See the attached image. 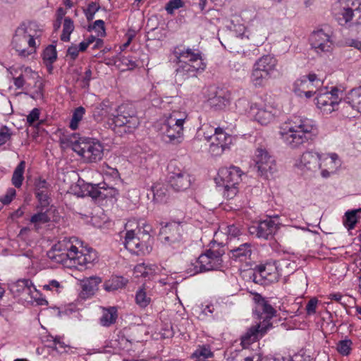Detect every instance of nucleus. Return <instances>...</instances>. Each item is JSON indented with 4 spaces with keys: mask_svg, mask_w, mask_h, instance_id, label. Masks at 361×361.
Listing matches in <instances>:
<instances>
[{
    "mask_svg": "<svg viewBox=\"0 0 361 361\" xmlns=\"http://www.w3.org/2000/svg\"><path fill=\"white\" fill-rule=\"evenodd\" d=\"M97 259V252L92 247H85L80 250L77 247V256H75L74 264L86 266L94 262Z\"/></svg>",
    "mask_w": 361,
    "mask_h": 361,
    "instance_id": "obj_22",
    "label": "nucleus"
},
{
    "mask_svg": "<svg viewBox=\"0 0 361 361\" xmlns=\"http://www.w3.org/2000/svg\"><path fill=\"white\" fill-rule=\"evenodd\" d=\"M251 109L256 110L255 120L262 125H267L271 123L277 113V109L272 105L255 102L251 106Z\"/></svg>",
    "mask_w": 361,
    "mask_h": 361,
    "instance_id": "obj_17",
    "label": "nucleus"
},
{
    "mask_svg": "<svg viewBox=\"0 0 361 361\" xmlns=\"http://www.w3.org/2000/svg\"><path fill=\"white\" fill-rule=\"evenodd\" d=\"M104 107H106V106L102 103L94 108L93 111V116L96 121H101L107 113L106 110L104 109Z\"/></svg>",
    "mask_w": 361,
    "mask_h": 361,
    "instance_id": "obj_52",
    "label": "nucleus"
},
{
    "mask_svg": "<svg viewBox=\"0 0 361 361\" xmlns=\"http://www.w3.org/2000/svg\"><path fill=\"white\" fill-rule=\"evenodd\" d=\"M214 353L211 351L210 348L207 346H200L192 353V357L195 358L196 361H207V359L212 357Z\"/></svg>",
    "mask_w": 361,
    "mask_h": 361,
    "instance_id": "obj_37",
    "label": "nucleus"
},
{
    "mask_svg": "<svg viewBox=\"0 0 361 361\" xmlns=\"http://www.w3.org/2000/svg\"><path fill=\"white\" fill-rule=\"evenodd\" d=\"M50 185L47 182L45 179L39 178L35 180V193L38 192H47L49 191Z\"/></svg>",
    "mask_w": 361,
    "mask_h": 361,
    "instance_id": "obj_47",
    "label": "nucleus"
},
{
    "mask_svg": "<svg viewBox=\"0 0 361 361\" xmlns=\"http://www.w3.org/2000/svg\"><path fill=\"white\" fill-rule=\"evenodd\" d=\"M11 129L4 126L0 128V146L10 140L11 137Z\"/></svg>",
    "mask_w": 361,
    "mask_h": 361,
    "instance_id": "obj_50",
    "label": "nucleus"
},
{
    "mask_svg": "<svg viewBox=\"0 0 361 361\" xmlns=\"http://www.w3.org/2000/svg\"><path fill=\"white\" fill-rule=\"evenodd\" d=\"M334 30L329 25H324L310 36V44L317 53L330 52L334 46Z\"/></svg>",
    "mask_w": 361,
    "mask_h": 361,
    "instance_id": "obj_7",
    "label": "nucleus"
},
{
    "mask_svg": "<svg viewBox=\"0 0 361 361\" xmlns=\"http://www.w3.org/2000/svg\"><path fill=\"white\" fill-rule=\"evenodd\" d=\"M135 301L140 307H145L149 305L150 298L147 297L145 290L141 288L136 293Z\"/></svg>",
    "mask_w": 361,
    "mask_h": 361,
    "instance_id": "obj_45",
    "label": "nucleus"
},
{
    "mask_svg": "<svg viewBox=\"0 0 361 361\" xmlns=\"http://www.w3.org/2000/svg\"><path fill=\"white\" fill-rule=\"evenodd\" d=\"M359 210L348 211L345 214L343 224L348 229H353L357 223V212Z\"/></svg>",
    "mask_w": 361,
    "mask_h": 361,
    "instance_id": "obj_42",
    "label": "nucleus"
},
{
    "mask_svg": "<svg viewBox=\"0 0 361 361\" xmlns=\"http://www.w3.org/2000/svg\"><path fill=\"white\" fill-rule=\"evenodd\" d=\"M183 229L180 222H170L161 227L159 236L161 242L173 248H179L183 243Z\"/></svg>",
    "mask_w": 361,
    "mask_h": 361,
    "instance_id": "obj_11",
    "label": "nucleus"
},
{
    "mask_svg": "<svg viewBox=\"0 0 361 361\" xmlns=\"http://www.w3.org/2000/svg\"><path fill=\"white\" fill-rule=\"evenodd\" d=\"M352 344V341L349 339L340 341L337 344V351L341 355L347 356L350 353Z\"/></svg>",
    "mask_w": 361,
    "mask_h": 361,
    "instance_id": "obj_44",
    "label": "nucleus"
},
{
    "mask_svg": "<svg viewBox=\"0 0 361 361\" xmlns=\"http://www.w3.org/2000/svg\"><path fill=\"white\" fill-rule=\"evenodd\" d=\"M317 135V128L310 119H300L298 123L289 128L288 131L282 133L286 143L291 148H298L309 140H312Z\"/></svg>",
    "mask_w": 361,
    "mask_h": 361,
    "instance_id": "obj_2",
    "label": "nucleus"
},
{
    "mask_svg": "<svg viewBox=\"0 0 361 361\" xmlns=\"http://www.w3.org/2000/svg\"><path fill=\"white\" fill-rule=\"evenodd\" d=\"M82 195L91 197L94 200H103L116 197L118 191L114 187H109L106 183L98 184L83 183L81 185Z\"/></svg>",
    "mask_w": 361,
    "mask_h": 361,
    "instance_id": "obj_12",
    "label": "nucleus"
},
{
    "mask_svg": "<svg viewBox=\"0 0 361 361\" xmlns=\"http://www.w3.org/2000/svg\"><path fill=\"white\" fill-rule=\"evenodd\" d=\"M228 147H223L222 145L217 144L214 140H211L209 152L214 156H219L221 155L224 151Z\"/></svg>",
    "mask_w": 361,
    "mask_h": 361,
    "instance_id": "obj_51",
    "label": "nucleus"
},
{
    "mask_svg": "<svg viewBox=\"0 0 361 361\" xmlns=\"http://www.w3.org/2000/svg\"><path fill=\"white\" fill-rule=\"evenodd\" d=\"M209 139L214 140L223 147H229L232 142L231 136L224 132V130L219 128H215L214 134L210 136Z\"/></svg>",
    "mask_w": 361,
    "mask_h": 361,
    "instance_id": "obj_31",
    "label": "nucleus"
},
{
    "mask_svg": "<svg viewBox=\"0 0 361 361\" xmlns=\"http://www.w3.org/2000/svg\"><path fill=\"white\" fill-rule=\"evenodd\" d=\"M173 54L179 63L175 73V82L178 85H182L185 80L195 75L198 70L204 69L200 52L195 53L190 49L179 51L176 49Z\"/></svg>",
    "mask_w": 361,
    "mask_h": 361,
    "instance_id": "obj_1",
    "label": "nucleus"
},
{
    "mask_svg": "<svg viewBox=\"0 0 361 361\" xmlns=\"http://www.w3.org/2000/svg\"><path fill=\"white\" fill-rule=\"evenodd\" d=\"M37 27L34 22H23L16 28L11 44L20 56L27 57L35 52V37L37 36L32 31L36 32Z\"/></svg>",
    "mask_w": 361,
    "mask_h": 361,
    "instance_id": "obj_3",
    "label": "nucleus"
},
{
    "mask_svg": "<svg viewBox=\"0 0 361 361\" xmlns=\"http://www.w3.org/2000/svg\"><path fill=\"white\" fill-rule=\"evenodd\" d=\"M85 112V109L82 106H79L75 109L69 125L72 130H76L78 128V123L82 120Z\"/></svg>",
    "mask_w": 361,
    "mask_h": 361,
    "instance_id": "obj_40",
    "label": "nucleus"
},
{
    "mask_svg": "<svg viewBox=\"0 0 361 361\" xmlns=\"http://www.w3.org/2000/svg\"><path fill=\"white\" fill-rule=\"evenodd\" d=\"M92 71L90 68H87L85 72V75L82 79V87L88 88L90 86V82L92 80Z\"/></svg>",
    "mask_w": 361,
    "mask_h": 361,
    "instance_id": "obj_58",
    "label": "nucleus"
},
{
    "mask_svg": "<svg viewBox=\"0 0 361 361\" xmlns=\"http://www.w3.org/2000/svg\"><path fill=\"white\" fill-rule=\"evenodd\" d=\"M317 302L318 300L315 298H313L309 300L306 305V311L307 314L311 315L314 314L316 312Z\"/></svg>",
    "mask_w": 361,
    "mask_h": 361,
    "instance_id": "obj_54",
    "label": "nucleus"
},
{
    "mask_svg": "<svg viewBox=\"0 0 361 361\" xmlns=\"http://www.w3.org/2000/svg\"><path fill=\"white\" fill-rule=\"evenodd\" d=\"M255 166L259 175L264 178L272 177L276 171V164L274 158L264 149L259 148L256 152Z\"/></svg>",
    "mask_w": 361,
    "mask_h": 361,
    "instance_id": "obj_13",
    "label": "nucleus"
},
{
    "mask_svg": "<svg viewBox=\"0 0 361 361\" xmlns=\"http://www.w3.org/2000/svg\"><path fill=\"white\" fill-rule=\"evenodd\" d=\"M117 317L116 307H111L104 310L103 315L100 318V324L104 326H109L116 322Z\"/></svg>",
    "mask_w": 361,
    "mask_h": 361,
    "instance_id": "obj_32",
    "label": "nucleus"
},
{
    "mask_svg": "<svg viewBox=\"0 0 361 361\" xmlns=\"http://www.w3.org/2000/svg\"><path fill=\"white\" fill-rule=\"evenodd\" d=\"M311 82H315V87L323 85L322 80L318 78L315 73H310L307 76L298 79L294 82L293 92L299 97H302V94H304L307 98H310L317 92V90H308V85H311Z\"/></svg>",
    "mask_w": 361,
    "mask_h": 361,
    "instance_id": "obj_15",
    "label": "nucleus"
},
{
    "mask_svg": "<svg viewBox=\"0 0 361 361\" xmlns=\"http://www.w3.org/2000/svg\"><path fill=\"white\" fill-rule=\"evenodd\" d=\"M61 287L60 283L56 280H51L49 282L48 284H45L43 286V289L46 290H51L54 288L58 290Z\"/></svg>",
    "mask_w": 361,
    "mask_h": 361,
    "instance_id": "obj_61",
    "label": "nucleus"
},
{
    "mask_svg": "<svg viewBox=\"0 0 361 361\" xmlns=\"http://www.w3.org/2000/svg\"><path fill=\"white\" fill-rule=\"evenodd\" d=\"M101 282L102 279L98 276H91L81 281L80 297L85 299L92 296L98 290V286Z\"/></svg>",
    "mask_w": 361,
    "mask_h": 361,
    "instance_id": "obj_21",
    "label": "nucleus"
},
{
    "mask_svg": "<svg viewBox=\"0 0 361 361\" xmlns=\"http://www.w3.org/2000/svg\"><path fill=\"white\" fill-rule=\"evenodd\" d=\"M169 184L176 191L185 190L191 185L190 176L186 171L180 170L177 172H171L169 176Z\"/></svg>",
    "mask_w": 361,
    "mask_h": 361,
    "instance_id": "obj_19",
    "label": "nucleus"
},
{
    "mask_svg": "<svg viewBox=\"0 0 361 361\" xmlns=\"http://www.w3.org/2000/svg\"><path fill=\"white\" fill-rule=\"evenodd\" d=\"M128 280L120 276H113L104 283V289L107 292H114L118 289L123 288L128 283Z\"/></svg>",
    "mask_w": 361,
    "mask_h": 361,
    "instance_id": "obj_29",
    "label": "nucleus"
},
{
    "mask_svg": "<svg viewBox=\"0 0 361 361\" xmlns=\"http://www.w3.org/2000/svg\"><path fill=\"white\" fill-rule=\"evenodd\" d=\"M231 93L228 90H219L215 95L209 99V105L214 110L224 109L230 104Z\"/></svg>",
    "mask_w": 361,
    "mask_h": 361,
    "instance_id": "obj_20",
    "label": "nucleus"
},
{
    "mask_svg": "<svg viewBox=\"0 0 361 361\" xmlns=\"http://www.w3.org/2000/svg\"><path fill=\"white\" fill-rule=\"evenodd\" d=\"M277 230V226L271 219L260 221L257 228V236L264 239L271 238Z\"/></svg>",
    "mask_w": 361,
    "mask_h": 361,
    "instance_id": "obj_23",
    "label": "nucleus"
},
{
    "mask_svg": "<svg viewBox=\"0 0 361 361\" xmlns=\"http://www.w3.org/2000/svg\"><path fill=\"white\" fill-rule=\"evenodd\" d=\"M354 15L355 13L352 8H346L337 14L336 19L340 25H344L352 20Z\"/></svg>",
    "mask_w": 361,
    "mask_h": 361,
    "instance_id": "obj_41",
    "label": "nucleus"
},
{
    "mask_svg": "<svg viewBox=\"0 0 361 361\" xmlns=\"http://www.w3.org/2000/svg\"><path fill=\"white\" fill-rule=\"evenodd\" d=\"M73 149L87 162L99 161L104 155L103 145L99 141L93 138L80 139L73 144Z\"/></svg>",
    "mask_w": 361,
    "mask_h": 361,
    "instance_id": "obj_6",
    "label": "nucleus"
},
{
    "mask_svg": "<svg viewBox=\"0 0 361 361\" xmlns=\"http://www.w3.org/2000/svg\"><path fill=\"white\" fill-rule=\"evenodd\" d=\"M35 195L39 202V204L37 206V209H47V208L49 205V197L48 192H38L35 194Z\"/></svg>",
    "mask_w": 361,
    "mask_h": 361,
    "instance_id": "obj_46",
    "label": "nucleus"
},
{
    "mask_svg": "<svg viewBox=\"0 0 361 361\" xmlns=\"http://www.w3.org/2000/svg\"><path fill=\"white\" fill-rule=\"evenodd\" d=\"M38 209L39 212L32 215L30 219V223L34 224L35 230H38L40 225L50 221V217L47 214L48 209Z\"/></svg>",
    "mask_w": 361,
    "mask_h": 361,
    "instance_id": "obj_33",
    "label": "nucleus"
},
{
    "mask_svg": "<svg viewBox=\"0 0 361 361\" xmlns=\"http://www.w3.org/2000/svg\"><path fill=\"white\" fill-rule=\"evenodd\" d=\"M154 200L157 202H164L168 196V190L164 184L157 183L152 187Z\"/></svg>",
    "mask_w": 361,
    "mask_h": 361,
    "instance_id": "obj_35",
    "label": "nucleus"
},
{
    "mask_svg": "<svg viewBox=\"0 0 361 361\" xmlns=\"http://www.w3.org/2000/svg\"><path fill=\"white\" fill-rule=\"evenodd\" d=\"M227 234L231 237H236L240 233V229L235 225H230L227 226Z\"/></svg>",
    "mask_w": 361,
    "mask_h": 361,
    "instance_id": "obj_62",
    "label": "nucleus"
},
{
    "mask_svg": "<svg viewBox=\"0 0 361 361\" xmlns=\"http://www.w3.org/2000/svg\"><path fill=\"white\" fill-rule=\"evenodd\" d=\"M224 253V252L220 250H207L205 253L200 255L195 264H192L194 267L192 274L219 269L223 262L221 257Z\"/></svg>",
    "mask_w": 361,
    "mask_h": 361,
    "instance_id": "obj_8",
    "label": "nucleus"
},
{
    "mask_svg": "<svg viewBox=\"0 0 361 361\" xmlns=\"http://www.w3.org/2000/svg\"><path fill=\"white\" fill-rule=\"evenodd\" d=\"M224 188L237 185L241 180V171L238 167L221 169L218 173Z\"/></svg>",
    "mask_w": 361,
    "mask_h": 361,
    "instance_id": "obj_18",
    "label": "nucleus"
},
{
    "mask_svg": "<svg viewBox=\"0 0 361 361\" xmlns=\"http://www.w3.org/2000/svg\"><path fill=\"white\" fill-rule=\"evenodd\" d=\"M270 77L271 75L269 74L254 66L251 75V80L255 87H262L264 85L265 82Z\"/></svg>",
    "mask_w": 361,
    "mask_h": 361,
    "instance_id": "obj_34",
    "label": "nucleus"
},
{
    "mask_svg": "<svg viewBox=\"0 0 361 361\" xmlns=\"http://www.w3.org/2000/svg\"><path fill=\"white\" fill-rule=\"evenodd\" d=\"M271 327L272 324L267 320H263L262 323L252 326L241 336V345L243 348H248L250 344L263 337Z\"/></svg>",
    "mask_w": 361,
    "mask_h": 361,
    "instance_id": "obj_14",
    "label": "nucleus"
},
{
    "mask_svg": "<svg viewBox=\"0 0 361 361\" xmlns=\"http://www.w3.org/2000/svg\"><path fill=\"white\" fill-rule=\"evenodd\" d=\"M109 118L107 124L116 133H132L140 124L135 111L127 106L121 105L117 109V114Z\"/></svg>",
    "mask_w": 361,
    "mask_h": 361,
    "instance_id": "obj_4",
    "label": "nucleus"
},
{
    "mask_svg": "<svg viewBox=\"0 0 361 361\" xmlns=\"http://www.w3.org/2000/svg\"><path fill=\"white\" fill-rule=\"evenodd\" d=\"M184 3L182 0H170L165 6V9L169 14H173L174 11L182 8Z\"/></svg>",
    "mask_w": 361,
    "mask_h": 361,
    "instance_id": "obj_49",
    "label": "nucleus"
},
{
    "mask_svg": "<svg viewBox=\"0 0 361 361\" xmlns=\"http://www.w3.org/2000/svg\"><path fill=\"white\" fill-rule=\"evenodd\" d=\"M25 167V162L24 161H21L13 171L12 176V183L16 188H18L22 185L23 181L24 180L23 173Z\"/></svg>",
    "mask_w": 361,
    "mask_h": 361,
    "instance_id": "obj_36",
    "label": "nucleus"
},
{
    "mask_svg": "<svg viewBox=\"0 0 361 361\" xmlns=\"http://www.w3.org/2000/svg\"><path fill=\"white\" fill-rule=\"evenodd\" d=\"M255 300L257 301V308L259 310V312H262V314L266 315L264 320L270 322V319L276 315V310L260 295L257 294L255 296Z\"/></svg>",
    "mask_w": 361,
    "mask_h": 361,
    "instance_id": "obj_26",
    "label": "nucleus"
},
{
    "mask_svg": "<svg viewBox=\"0 0 361 361\" xmlns=\"http://www.w3.org/2000/svg\"><path fill=\"white\" fill-rule=\"evenodd\" d=\"M344 103L361 113V87L351 90L345 97Z\"/></svg>",
    "mask_w": 361,
    "mask_h": 361,
    "instance_id": "obj_28",
    "label": "nucleus"
},
{
    "mask_svg": "<svg viewBox=\"0 0 361 361\" xmlns=\"http://www.w3.org/2000/svg\"><path fill=\"white\" fill-rule=\"evenodd\" d=\"M92 28L99 29V32H100V36H104L105 35L104 22L102 20H95Z\"/></svg>",
    "mask_w": 361,
    "mask_h": 361,
    "instance_id": "obj_59",
    "label": "nucleus"
},
{
    "mask_svg": "<svg viewBox=\"0 0 361 361\" xmlns=\"http://www.w3.org/2000/svg\"><path fill=\"white\" fill-rule=\"evenodd\" d=\"M276 59L274 56L268 54L259 58L255 62L254 66L271 75L273 71L276 70Z\"/></svg>",
    "mask_w": 361,
    "mask_h": 361,
    "instance_id": "obj_25",
    "label": "nucleus"
},
{
    "mask_svg": "<svg viewBox=\"0 0 361 361\" xmlns=\"http://www.w3.org/2000/svg\"><path fill=\"white\" fill-rule=\"evenodd\" d=\"M74 30L73 21L70 18H65L63 26V32L61 35V39L63 42L70 40V35Z\"/></svg>",
    "mask_w": 361,
    "mask_h": 361,
    "instance_id": "obj_38",
    "label": "nucleus"
},
{
    "mask_svg": "<svg viewBox=\"0 0 361 361\" xmlns=\"http://www.w3.org/2000/svg\"><path fill=\"white\" fill-rule=\"evenodd\" d=\"M270 272L267 270V267L264 264L257 265L253 269V273L250 278L258 284H263L265 280H269L268 276Z\"/></svg>",
    "mask_w": 361,
    "mask_h": 361,
    "instance_id": "obj_30",
    "label": "nucleus"
},
{
    "mask_svg": "<svg viewBox=\"0 0 361 361\" xmlns=\"http://www.w3.org/2000/svg\"><path fill=\"white\" fill-rule=\"evenodd\" d=\"M123 63L126 64L128 67V69H133L135 68V67H137L138 65L137 63H136V61L135 60H133V58L131 57H128V56H125L123 58Z\"/></svg>",
    "mask_w": 361,
    "mask_h": 361,
    "instance_id": "obj_60",
    "label": "nucleus"
},
{
    "mask_svg": "<svg viewBox=\"0 0 361 361\" xmlns=\"http://www.w3.org/2000/svg\"><path fill=\"white\" fill-rule=\"evenodd\" d=\"M314 98L315 104L323 113L329 114L339 109L340 102L328 93L327 87L317 90Z\"/></svg>",
    "mask_w": 361,
    "mask_h": 361,
    "instance_id": "obj_16",
    "label": "nucleus"
},
{
    "mask_svg": "<svg viewBox=\"0 0 361 361\" xmlns=\"http://www.w3.org/2000/svg\"><path fill=\"white\" fill-rule=\"evenodd\" d=\"M252 255L251 245L243 243L236 248L230 251V258L235 262H243L250 258Z\"/></svg>",
    "mask_w": 361,
    "mask_h": 361,
    "instance_id": "obj_24",
    "label": "nucleus"
},
{
    "mask_svg": "<svg viewBox=\"0 0 361 361\" xmlns=\"http://www.w3.org/2000/svg\"><path fill=\"white\" fill-rule=\"evenodd\" d=\"M134 274L136 277H147L152 274V269L145 266V264H137L134 268Z\"/></svg>",
    "mask_w": 361,
    "mask_h": 361,
    "instance_id": "obj_48",
    "label": "nucleus"
},
{
    "mask_svg": "<svg viewBox=\"0 0 361 361\" xmlns=\"http://www.w3.org/2000/svg\"><path fill=\"white\" fill-rule=\"evenodd\" d=\"M150 229L149 226H145L142 232L139 231V234L142 235V240L140 236L135 233L133 230L127 231L125 235L124 245L125 247L132 253L137 255H145L149 254L152 250V239L149 234Z\"/></svg>",
    "mask_w": 361,
    "mask_h": 361,
    "instance_id": "obj_5",
    "label": "nucleus"
},
{
    "mask_svg": "<svg viewBox=\"0 0 361 361\" xmlns=\"http://www.w3.org/2000/svg\"><path fill=\"white\" fill-rule=\"evenodd\" d=\"M185 118H176L171 116L162 124L161 130L165 142L178 144L183 140Z\"/></svg>",
    "mask_w": 361,
    "mask_h": 361,
    "instance_id": "obj_10",
    "label": "nucleus"
},
{
    "mask_svg": "<svg viewBox=\"0 0 361 361\" xmlns=\"http://www.w3.org/2000/svg\"><path fill=\"white\" fill-rule=\"evenodd\" d=\"M47 255L57 263L66 264L68 260L74 262L77 256V247L71 240L65 238L55 244L48 252Z\"/></svg>",
    "mask_w": 361,
    "mask_h": 361,
    "instance_id": "obj_9",
    "label": "nucleus"
},
{
    "mask_svg": "<svg viewBox=\"0 0 361 361\" xmlns=\"http://www.w3.org/2000/svg\"><path fill=\"white\" fill-rule=\"evenodd\" d=\"M319 155L312 152H306L302 154L300 162L308 170L315 171L319 168Z\"/></svg>",
    "mask_w": 361,
    "mask_h": 361,
    "instance_id": "obj_27",
    "label": "nucleus"
},
{
    "mask_svg": "<svg viewBox=\"0 0 361 361\" xmlns=\"http://www.w3.org/2000/svg\"><path fill=\"white\" fill-rule=\"evenodd\" d=\"M39 110L37 108H35L27 116V122L30 125H32L36 121H37L39 119Z\"/></svg>",
    "mask_w": 361,
    "mask_h": 361,
    "instance_id": "obj_55",
    "label": "nucleus"
},
{
    "mask_svg": "<svg viewBox=\"0 0 361 361\" xmlns=\"http://www.w3.org/2000/svg\"><path fill=\"white\" fill-rule=\"evenodd\" d=\"M244 355L241 353H232L227 358V361H243Z\"/></svg>",
    "mask_w": 361,
    "mask_h": 361,
    "instance_id": "obj_64",
    "label": "nucleus"
},
{
    "mask_svg": "<svg viewBox=\"0 0 361 361\" xmlns=\"http://www.w3.org/2000/svg\"><path fill=\"white\" fill-rule=\"evenodd\" d=\"M57 59V52L54 45H49L42 53L44 63H54Z\"/></svg>",
    "mask_w": 361,
    "mask_h": 361,
    "instance_id": "obj_39",
    "label": "nucleus"
},
{
    "mask_svg": "<svg viewBox=\"0 0 361 361\" xmlns=\"http://www.w3.org/2000/svg\"><path fill=\"white\" fill-rule=\"evenodd\" d=\"M17 287L22 289L23 291H30V286H32V283L29 279L18 280L16 283Z\"/></svg>",
    "mask_w": 361,
    "mask_h": 361,
    "instance_id": "obj_57",
    "label": "nucleus"
},
{
    "mask_svg": "<svg viewBox=\"0 0 361 361\" xmlns=\"http://www.w3.org/2000/svg\"><path fill=\"white\" fill-rule=\"evenodd\" d=\"M79 49L75 45L71 46L67 50V55H69L73 60H75L79 54Z\"/></svg>",
    "mask_w": 361,
    "mask_h": 361,
    "instance_id": "obj_63",
    "label": "nucleus"
},
{
    "mask_svg": "<svg viewBox=\"0 0 361 361\" xmlns=\"http://www.w3.org/2000/svg\"><path fill=\"white\" fill-rule=\"evenodd\" d=\"M15 195L16 190L13 188H10L4 195L0 197V202L4 204H8Z\"/></svg>",
    "mask_w": 361,
    "mask_h": 361,
    "instance_id": "obj_53",
    "label": "nucleus"
},
{
    "mask_svg": "<svg viewBox=\"0 0 361 361\" xmlns=\"http://www.w3.org/2000/svg\"><path fill=\"white\" fill-rule=\"evenodd\" d=\"M238 188L236 185L224 188V195L227 199H233L238 193Z\"/></svg>",
    "mask_w": 361,
    "mask_h": 361,
    "instance_id": "obj_56",
    "label": "nucleus"
},
{
    "mask_svg": "<svg viewBox=\"0 0 361 361\" xmlns=\"http://www.w3.org/2000/svg\"><path fill=\"white\" fill-rule=\"evenodd\" d=\"M12 113L13 107L9 99L4 95H0V114L11 115Z\"/></svg>",
    "mask_w": 361,
    "mask_h": 361,
    "instance_id": "obj_43",
    "label": "nucleus"
}]
</instances>
